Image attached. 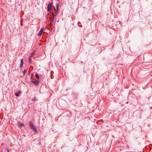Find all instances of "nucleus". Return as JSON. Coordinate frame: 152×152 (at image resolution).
Here are the masks:
<instances>
[{"label": "nucleus", "instance_id": "obj_3", "mask_svg": "<svg viewBox=\"0 0 152 152\" xmlns=\"http://www.w3.org/2000/svg\"><path fill=\"white\" fill-rule=\"evenodd\" d=\"M44 29L43 28H41V29H40L39 32L38 34V35L39 36H40L42 35V34L44 31Z\"/></svg>", "mask_w": 152, "mask_h": 152}, {"label": "nucleus", "instance_id": "obj_5", "mask_svg": "<svg viewBox=\"0 0 152 152\" xmlns=\"http://www.w3.org/2000/svg\"><path fill=\"white\" fill-rule=\"evenodd\" d=\"M59 4H56L55 7H54V9H55V10H58L59 7Z\"/></svg>", "mask_w": 152, "mask_h": 152}, {"label": "nucleus", "instance_id": "obj_16", "mask_svg": "<svg viewBox=\"0 0 152 152\" xmlns=\"http://www.w3.org/2000/svg\"><path fill=\"white\" fill-rule=\"evenodd\" d=\"M23 64H20V66L21 67L22 66H23Z\"/></svg>", "mask_w": 152, "mask_h": 152}, {"label": "nucleus", "instance_id": "obj_15", "mask_svg": "<svg viewBox=\"0 0 152 152\" xmlns=\"http://www.w3.org/2000/svg\"><path fill=\"white\" fill-rule=\"evenodd\" d=\"M53 19H51L50 20V22L51 23L52 22H53Z\"/></svg>", "mask_w": 152, "mask_h": 152}, {"label": "nucleus", "instance_id": "obj_12", "mask_svg": "<svg viewBox=\"0 0 152 152\" xmlns=\"http://www.w3.org/2000/svg\"><path fill=\"white\" fill-rule=\"evenodd\" d=\"M29 123L30 125V126H31L32 125H33L31 121H30Z\"/></svg>", "mask_w": 152, "mask_h": 152}, {"label": "nucleus", "instance_id": "obj_11", "mask_svg": "<svg viewBox=\"0 0 152 152\" xmlns=\"http://www.w3.org/2000/svg\"><path fill=\"white\" fill-rule=\"evenodd\" d=\"M23 59H22L21 60V61H20V64H23Z\"/></svg>", "mask_w": 152, "mask_h": 152}, {"label": "nucleus", "instance_id": "obj_4", "mask_svg": "<svg viewBox=\"0 0 152 152\" xmlns=\"http://www.w3.org/2000/svg\"><path fill=\"white\" fill-rule=\"evenodd\" d=\"M32 82L35 85H37L39 83V81L37 80H36L34 81H32Z\"/></svg>", "mask_w": 152, "mask_h": 152}, {"label": "nucleus", "instance_id": "obj_1", "mask_svg": "<svg viewBox=\"0 0 152 152\" xmlns=\"http://www.w3.org/2000/svg\"><path fill=\"white\" fill-rule=\"evenodd\" d=\"M48 11H51L52 10V3H50L48 6Z\"/></svg>", "mask_w": 152, "mask_h": 152}, {"label": "nucleus", "instance_id": "obj_6", "mask_svg": "<svg viewBox=\"0 0 152 152\" xmlns=\"http://www.w3.org/2000/svg\"><path fill=\"white\" fill-rule=\"evenodd\" d=\"M18 126L19 127H21L22 126H23L24 125L23 124L20 123V122L18 123Z\"/></svg>", "mask_w": 152, "mask_h": 152}, {"label": "nucleus", "instance_id": "obj_7", "mask_svg": "<svg viewBox=\"0 0 152 152\" xmlns=\"http://www.w3.org/2000/svg\"><path fill=\"white\" fill-rule=\"evenodd\" d=\"M20 91H19L18 93H17L15 94V96H18L19 95V94H20Z\"/></svg>", "mask_w": 152, "mask_h": 152}, {"label": "nucleus", "instance_id": "obj_13", "mask_svg": "<svg viewBox=\"0 0 152 152\" xmlns=\"http://www.w3.org/2000/svg\"><path fill=\"white\" fill-rule=\"evenodd\" d=\"M35 54V53H32L31 54V56H30L31 57L32 56H33V55H34Z\"/></svg>", "mask_w": 152, "mask_h": 152}, {"label": "nucleus", "instance_id": "obj_9", "mask_svg": "<svg viewBox=\"0 0 152 152\" xmlns=\"http://www.w3.org/2000/svg\"><path fill=\"white\" fill-rule=\"evenodd\" d=\"M35 77L37 79H39V76L38 74H36L35 75Z\"/></svg>", "mask_w": 152, "mask_h": 152}, {"label": "nucleus", "instance_id": "obj_2", "mask_svg": "<svg viewBox=\"0 0 152 152\" xmlns=\"http://www.w3.org/2000/svg\"><path fill=\"white\" fill-rule=\"evenodd\" d=\"M31 128L34 132H36L37 130L36 128L33 125H32V126H31Z\"/></svg>", "mask_w": 152, "mask_h": 152}, {"label": "nucleus", "instance_id": "obj_8", "mask_svg": "<svg viewBox=\"0 0 152 152\" xmlns=\"http://www.w3.org/2000/svg\"><path fill=\"white\" fill-rule=\"evenodd\" d=\"M57 14V12H56L54 13H53V16H56Z\"/></svg>", "mask_w": 152, "mask_h": 152}, {"label": "nucleus", "instance_id": "obj_14", "mask_svg": "<svg viewBox=\"0 0 152 152\" xmlns=\"http://www.w3.org/2000/svg\"><path fill=\"white\" fill-rule=\"evenodd\" d=\"M26 72V70H25L23 72V73L24 74H25V73Z\"/></svg>", "mask_w": 152, "mask_h": 152}, {"label": "nucleus", "instance_id": "obj_10", "mask_svg": "<svg viewBox=\"0 0 152 152\" xmlns=\"http://www.w3.org/2000/svg\"><path fill=\"white\" fill-rule=\"evenodd\" d=\"M31 57V56H30V57L29 58V63H31V59L30 58Z\"/></svg>", "mask_w": 152, "mask_h": 152}]
</instances>
